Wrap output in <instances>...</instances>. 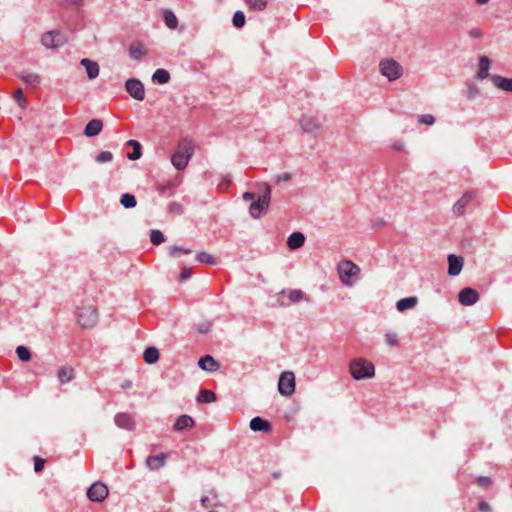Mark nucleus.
<instances>
[{
  "mask_svg": "<svg viewBox=\"0 0 512 512\" xmlns=\"http://www.w3.org/2000/svg\"><path fill=\"white\" fill-rule=\"evenodd\" d=\"M230 184V179L228 177L223 178L222 182L219 184L220 190H225Z\"/></svg>",
  "mask_w": 512,
  "mask_h": 512,
  "instance_id": "5fc2aeb1",
  "label": "nucleus"
},
{
  "mask_svg": "<svg viewBox=\"0 0 512 512\" xmlns=\"http://www.w3.org/2000/svg\"><path fill=\"white\" fill-rule=\"evenodd\" d=\"M115 424L122 429L133 430L134 429V421L130 414L128 413H118L114 418Z\"/></svg>",
  "mask_w": 512,
  "mask_h": 512,
  "instance_id": "2eb2a0df",
  "label": "nucleus"
},
{
  "mask_svg": "<svg viewBox=\"0 0 512 512\" xmlns=\"http://www.w3.org/2000/svg\"><path fill=\"white\" fill-rule=\"evenodd\" d=\"M13 98L15 99V101H17V103L19 104V106H21L22 108H24V107H25V105H26V100H25V97H24L23 90H22L21 88L17 89V90L14 92Z\"/></svg>",
  "mask_w": 512,
  "mask_h": 512,
  "instance_id": "49530a36",
  "label": "nucleus"
},
{
  "mask_svg": "<svg viewBox=\"0 0 512 512\" xmlns=\"http://www.w3.org/2000/svg\"><path fill=\"white\" fill-rule=\"evenodd\" d=\"M19 78L31 88H37L41 84V78L37 73L22 71L19 75Z\"/></svg>",
  "mask_w": 512,
  "mask_h": 512,
  "instance_id": "a211bd4d",
  "label": "nucleus"
},
{
  "mask_svg": "<svg viewBox=\"0 0 512 512\" xmlns=\"http://www.w3.org/2000/svg\"><path fill=\"white\" fill-rule=\"evenodd\" d=\"M191 149L192 145L189 140L185 139L179 143L176 152L171 157V162L176 169L181 170L188 165Z\"/></svg>",
  "mask_w": 512,
  "mask_h": 512,
  "instance_id": "7ed1b4c3",
  "label": "nucleus"
},
{
  "mask_svg": "<svg viewBox=\"0 0 512 512\" xmlns=\"http://www.w3.org/2000/svg\"><path fill=\"white\" fill-rule=\"evenodd\" d=\"M103 129V122L100 119H92L85 126L84 134L87 137H94L101 133Z\"/></svg>",
  "mask_w": 512,
  "mask_h": 512,
  "instance_id": "412c9836",
  "label": "nucleus"
},
{
  "mask_svg": "<svg viewBox=\"0 0 512 512\" xmlns=\"http://www.w3.org/2000/svg\"><path fill=\"white\" fill-rule=\"evenodd\" d=\"M287 297L294 303L299 302L302 299H305L304 293L299 289L289 290L287 292Z\"/></svg>",
  "mask_w": 512,
  "mask_h": 512,
  "instance_id": "a19ab883",
  "label": "nucleus"
},
{
  "mask_svg": "<svg viewBox=\"0 0 512 512\" xmlns=\"http://www.w3.org/2000/svg\"><path fill=\"white\" fill-rule=\"evenodd\" d=\"M349 372L355 380H365L375 375V367L372 362L360 357L350 361Z\"/></svg>",
  "mask_w": 512,
  "mask_h": 512,
  "instance_id": "f03ea898",
  "label": "nucleus"
},
{
  "mask_svg": "<svg viewBox=\"0 0 512 512\" xmlns=\"http://www.w3.org/2000/svg\"><path fill=\"white\" fill-rule=\"evenodd\" d=\"M249 426L253 431L269 432L271 430L270 423L261 417H254L251 419Z\"/></svg>",
  "mask_w": 512,
  "mask_h": 512,
  "instance_id": "a878e982",
  "label": "nucleus"
},
{
  "mask_svg": "<svg viewBox=\"0 0 512 512\" xmlns=\"http://www.w3.org/2000/svg\"><path fill=\"white\" fill-rule=\"evenodd\" d=\"M18 358L23 362H28L31 359L30 350L25 346H18L16 348Z\"/></svg>",
  "mask_w": 512,
  "mask_h": 512,
  "instance_id": "4c0bfd02",
  "label": "nucleus"
},
{
  "mask_svg": "<svg viewBox=\"0 0 512 512\" xmlns=\"http://www.w3.org/2000/svg\"><path fill=\"white\" fill-rule=\"evenodd\" d=\"M150 241L154 245H160L165 241L164 234L159 230H152L150 233Z\"/></svg>",
  "mask_w": 512,
  "mask_h": 512,
  "instance_id": "ea45409f",
  "label": "nucleus"
},
{
  "mask_svg": "<svg viewBox=\"0 0 512 512\" xmlns=\"http://www.w3.org/2000/svg\"><path fill=\"white\" fill-rule=\"evenodd\" d=\"M458 300L462 305L470 306L479 300V294L475 289L466 287L459 292Z\"/></svg>",
  "mask_w": 512,
  "mask_h": 512,
  "instance_id": "9b49d317",
  "label": "nucleus"
},
{
  "mask_svg": "<svg viewBox=\"0 0 512 512\" xmlns=\"http://www.w3.org/2000/svg\"><path fill=\"white\" fill-rule=\"evenodd\" d=\"M195 258L200 264L210 265V266H214L217 264L216 258L212 254L204 252V251L197 253Z\"/></svg>",
  "mask_w": 512,
  "mask_h": 512,
  "instance_id": "7c9ffc66",
  "label": "nucleus"
},
{
  "mask_svg": "<svg viewBox=\"0 0 512 512\" xmlns=\"http://www.w3.org/2000/svg\"><path fill=\"white\" fill-rule=\"evenodd\" d=\"M191 276H192V268L191 267H184L182 269V271L178 275V282L179 283H184L188 279H190Z\"/></svg>",
  "mask_w": 512,
  "mask_h": 512,
  "instance_id": "c03bdc74",
  "label": "nucleus"
},
{
  "mask_svg": "<svg viewBox=\"0 0 512 512\" xmlns=\"http://www.w3.org/2000/svg\"><path fill=\"white\" fill-rule=\"evenodd\" d=\"M192 424V418L188 415H181L177 418L173 425L175 431H182Z\"/></svg>",
  "mask_w": 512,
  "mask_h": 512,
  "instance_id": "c756f323",
  "label": "nucleus"
},
{
  "mask_svg": "<svg viewBox=\"0 0 512 512\" xmlns=\"http://www.w3.org/2000/svg\"><path fill=\"white\" fill-rule=\"evenodd\" d=\"M216 400V394L211 390L203 389L200 391L197 396V401L199 403H212Z\"/></svg>",
  "mask_w": 512,
  "mask_h": 512,
  "instance_id": "473e14b6",
  "label": "nucleus"
},
{
  "mask_svg": "<svg viewBox=\"0 0 512 512\" xmlns=\"http://www.w3.org/2000/svg\"><path fill=\"white\" fill-rule=\"evenodd\" d=\"M304 242L305 236L301 232H293L287 239V245L292 250L302 247Z\"/></svg>",
  "mask_w": 512,
  "mask_h": 512,
  "instance_id": "393cba45",
  "label": "nucleus"
},
{
  "mask_svg": "<svg viewBox=\"0 0 512 512\" xmlns=\"http://www.w3.org/2000/svg\"><path fill=\"white\" fill-rule=\"evenodd\" d=\"M80 64L85 67L89 79H95L99 75V65L88 58H83Z\"/></svg>",
  "mask_w": 512,
  "mask_h": 512,
  "instance_id": "4be33fe9",
  "label": "nucleus"
},
{
  "mask_svg": "<svg viewBox=\"0 0 512 512\" xmlns=\"http://www.w3.org/2000/svg\"><path fill=\"white\" fill-rule=\"evenodd\" d=\"M233 25L236 28H242L245 25V15L242 11L238 10L234 13L232 19Z\"/></svg>",
  "mask_w": 512,
  "mask_h": 512,
  "instance_id": "58836bf2",
  "label": "nucleus"
},
{
  "mask_svg": "<svg viewBox=\"0 0 512 512\" xmlns=\"http://www.w3.org/2000/svg\"><path fill=\"white\" fill-rule=\"evenodd\" d=\"M494 86L500 90L512 92V78L494 75L491 77Z\"/></svg>",
  "mask_w": 512,
  "mask_h": 512,
  "instance_id": "5701e85b",
  "label": "nucleus"
},
{
  "mask_svg": "<svg viewBox=\"0 0 512 512\" xmlns=\"http://www.w3.org/2000/svg\"><path fill=\"white\" fill-rule=\"evenodd\" d=\"M164 21L168 28L175 29L177 27L178 21L175 14L170 10L164 11Z\"/></svg>",
  "mask_w": 512,
  "mask_h": 512,
  "instance_id": "f704fd0d",
  "label": "nucleus"
},
{
  "mask_svg": "<svg viewBox=\"0 0 512 512\" xmlns=\"http://www.w3.org/2000/svg\"><path fill=\"white\" fill-rule=\"evenodd\" d=\"M41 43L48 49H55L64 46L67 38L59 31H48L42 35Z\"/></svg>",
  "mask_w": 512,
  "mask_h": 512,
  "instance_id": "6e6552de",
  "label": "nucleus"
},
{
  "mask_svg": "<svg viewBox=\"0 0 512 512\" xmlns=\"http://www.w3.org/2000/svg\"><path fill=\"white\" fill-rule=\"evenodd\" d=\"M242 197L245 201H252L255 198V194L253 192H245Z\"/></svg>",
  "mask_w": 512,
  "mask_h": 512,
  "instance_id": "6e6d98bb",
  "label": "nucleus"
},
{
  "mask_svg": "<svg viewBox=\"0 0 512 512\" xmlns=\"http://www.w3.org/2000/svg\"><path fill=\"white\" fill-rule=\"evenodd\" d=\"M120 203L125 208H134L137 204V201L134 195L125 193L121 196Z\"/></svg>",
  "mask_w": 512,
  "mask_h": 512,
  "instance_id": "e433bc0d",
  "label": "nucleus"
},
{
  "mask_svg": "<svg viewBox=\"0 0 512 512\" xmlns=\"http://www.w3.org/2000/svg\"><path fill=\"white\" fill-rule=\"evenodd\" d=\"M152 79H153V81H155L159 84H165L169 81L170 74L167 70L160 68L154 72Z\"/></svg>",
  "mask_w": 512,
  "mask_h": 512,
  "instance_id": "72a5a7b5",
  "label": "nucleus"
},
{
  "mask_svg": "<svg viewBox=\"0 0 512 512\" xmlns=\"http://www.w3.org/2000/svg\"><path fill=\"white\" fill-rule=\"evenodd\" d=\"M474 198L475 195L472 192H465L453 205V213L458 216L463 215L466 211V207L474 200Z\"/></svg>",
  "mask_w": 512,
  "mask_h": 512,
  "instance_id": "f8f14e48",
  "label": "nucleus"
},
{
  "mask_svg": "<svg viewBox=\"0 0 512 512\" xmlns=\"http://www.w3.org/2000/svg\"><path fill=\"white\" fill-rule=\"evenodd\" d=\"M200 503L204 508L215 507L218 505V495L215 490L208 491L207 495L202 496Z\"/></svg>",
  "mask_w": 512,
  "mask_h": 512,
  "instance_id": "bb28decb",
  "label": "nucleus"
},
{
  "mask_svg": "<svg viewBox=\"0 0 512 512\" xmlns=\"http://www.w3.org/2000/svg\"><path fill=\"white\" fill-rule=\"evenodd\" d=\"M360 267L350 260H341L337 266V272L341 283L346 287H352L360 274Z\"/></svg>",
  "mask_w": 512,
  "mask_h": 512,
  "instance_id": "f257e3e1",
  "label": "nucleus"
},
{
  "mask_svg": "<svg viewBox=\"0 0 512 512\" xmlns=\"http://www.w3.org/2000/svg\"><path fill=\"white\" fill-rule=\"evenodd\" d=\"M418 122L424 125H433L435 123V118L431 114H422L418 116Z\"/></svg>",
  "mask_w": 512,
  "mask_h": 512,
  "instance_id": "de8ad7c7",
  "label": "nucleus"
},
{
  "mask_svg": "<svg viewBox=\"0 0 512 512\" xmlns=\"http://www.w3.org/2000/svg\"><path fill=\"white\" fill-rule=\"evenodd\" d=\"M246 5L255 11H263L267 7L266 0H244Z\"/></svg>",
  "mask_w": 512,
  "mask_h": 512,
  "instance_id": "c9c22d12",
  "label": "nucleus"
},
{
  "mask_svg": "<svg viewBox=\"0 0 512 512\" xmlns=\"http://www.w3.org/2000/svg\"><path fill=\"white\" fill-rule=\"evenodd\" d=\"M512 2V0H510Z\"/></svg>",
  "mask_w": 512,
  "mask_h": 512,
  "instance_id": "052dcab7",
  "label": "nucleus"
},
{
  "mask_svg": "<svg viewBox=\"0 0 512 512\" xmlns=\"http://www.w3.org/2000/svg\"><path fill=\"white\" fill-rule=\"evenodd\" d=\"M490 59L482 55L479 57L477 77L481 80L486 79L489 76Z\"/></svg>",
  "mask_w": 512,
  "mask_h": 512,
  "instance_id": "b1692460",
  "label": "nucleus"
},
{
  "mask_svg": "<svg viewBox=\"0 0 512 512\" xmlns=\"http://www.w3.org/2000/svg\"><path fill=\"white\" fill-rule=\"evenodd\" d=\"M199 367L206 372H215L220 368V364L212 356L206 355L199 359Z\"/></svg>",
  "mask_w": 512,
  "mask_h": 512,
  "instance_id": "f3484780",
  "label": "nucleus"
},
{
  "mask_svg": "<svg viewBox=\"0 0 512 512\" xmlns=\"http://www.w3.org/2000/svg\"><path fill=\"white\" fill-rule=\"evenodd\" d=\"M291 179L290 173H283L277 176V182H287Z\"/></svg>",
  "mask_w": 512,
  "mask_h": 512,
  "instance_id": "864d4df0",
  "label": "nucleus"
},
{
  "mask_svg": "<svg viewBox=\"0 0 512 512\" xmlns=\"http://www.w3.org/2000/svg\"><path fill=\"white\" fill-rule=\"evenodd\" d=\"M278 391L283 396H291L295 391V375L293 372L286 371L280 375L278 382Z\"/></svg>",
  "mask_w": 512,
  "mask_h": 512,
  "instance_id": "0eeeda50",
  "label": "nucleus"
},
{
  "mask_svg": "<svg viewBox=\"0 0 512 512\" xmlns=\"http://www.w3.org/2000/svg\"><path fill=\"white\" fill-rule=\"evenodd\" d=\"M418 303V299L416 297H407L400 299L396 303V308L399 312H403L407 309L414 308Z\"/></svg>",
  "mask_w": 512,
  "mask_h": 512,
  "instance_id": "cd10ccee",
  "label": "nucleus"
},
{
  "mask_svg": "<svg viewBox=\"0 0 512 512\" xmlns=\"http://www.w3.org/2000/svg\"><path fill=\"white\" fill-rule=\"evenodd\" d=\"M143 357L147 364H154L159 360V351L155 347H148L145 349Z\"/></svg>",
  "mask_w": 512,
  "mask_h": 512,
  "instance_id": "c85d7f7f",
  "label": "nucleus"
},
{
  "mask_svg": "<svg viewBox=\"0 0 512 512\" xmlns=\"http://www.w3.org/2000/svg\"><path fill=\"white\" fill-rule=\"evenodd\" d=\"M480 510L483 512H487L489 510V506L487 503H481L480 504Z\"/></svg>",
  "mask_w": 512,
  "mask_h": 512,
  "instance_id": "4d7b16f0",
  "label": "nucleus"
},
{
  "mask_svg": "<svg viewBox=\"0 0 512 512\" xmlns=\"http://www.w3.org/2000/svg\"><path fill=\"white\" fill-rule=\"evenodd\" d=\"M129 55L134 60H140L142 57L147 55V48L140 41H134L129 45Z\"/></svg>",
  "mask_w": 512,
  "mask_h": 512,
  "instance_id": "4468645a",
  "label": "nucleus"
},
{
  "mask_svg": "<svg viewBox=\"0 0 512 512\" xmlns=\"http://www.w3.org/2000/svg\"><path fill=\"white\" fill-rule=\"evenodd\" d=\"M127 144L133 147V152L128 153L127 157L130 160H138L142 155L141 144L137 140H129Z\"/></svg>",
  "mask_w": 512,
  "mask_h": 512,
  "instance_id": "2f4dec72",
  "label": "nucleus"
},
{
  "mask_svg": "<svg viewBox=\"0 0 512 512\" xmlns=\"http://www.w3.org/2000/svg\"><path fill=\"white\" fill-rule=\"evenodd\" d=\"M468 35L472 39H479L483 36V32L480 28L473 27V28L469 29Z\"/></svg>",
  "mask_w": 512,
  "mask_h": 512,
  "instance_id": "8fccbe9b",
  "label": "nucleus"
},
{
  "mask_svg": "<svg viewBox=\"0 0 512 512\" xmlns=\"http://www.w3.org/2000/svg\"><path fill=\"white\" fill-rule=\"evenodd\" d=\"M477 483L481 487H488L491 484V480L489 477H479Z\"/></svg>",
  "mask_w": 512,
  "mask_h": 512,
  "instance_id": "603ef678",
  "label": "nucleus"
},
{
  "mask_svg": "<svg viewBox=\"0 0 512 512\" xmlns=\"http://www.w3.org/2000/svg\"><path fill=\"white\" fill-rule=\"evenodd\" d=\"M71 3L75 4V5H79L81 4L82 0H69Z\"/></svg>",
  "mask_w": 512,
  "mask_h": 512,
  "instance_id": "bf43d9fd",
  "label": "nucleus"
},
{
  "mask_svg": "<svg viewBox=\"0 0 512 512\" xmlns=\"http://www.w3.org/2000/svg\"><path fill=\"white\" fill-rule=\"evenodd\" d=\"M475 1H476V3H477L478 5H485V4H487L490 0H475Z\"/></svg>",
  "mask_w": 512,
  "mask_h": 512,
  "instance_id": "13d9d810",
  "label": "nucleus"
},
{
  "mask_svg": "<svg viewBox=\"0 0 512 512\" xmlns=\"http://www.w3.org/2000/svg\"><path fill=\"white\" fill-rule=\"evenodd\" d=\"M56 376L61 384H66L75 378V370L71 366H62L58 369Z\"/></svg>",
  "mask_w": 512,
  "mask_h": 512,
  "instance_id": "6ab92c4d",
  "label": "nucleus"
},
{
  "mask_svg": "<svg viewBox=\"0 0 512 512\" xmlns=\"http://www.w3.org/2000/svg\"><path fill=\"white\" fill-rule=\"evenodd\" d=\"M448 274L450 276H457L460 274L463 267V258L460 256H456L454 254H450L448 256Z\"/></svg>",
  "mask_w": 512,
  "mask_h": 512,
  "instance_id": "ddd939ff",
  "label": "nucleus"
},
{
  "mask_svg": "<svg viewBox=\"0 0 512 512\" xmlns=\"http://www.w3.org/2000/svg\"><path fill=\"white\" fill-rule=\"evenodd\" d=\"M87 496L93 502H102L108 496V488L100 481L94 482L88 489Z\"/></svg>",
  "mask_w": 512,
  "mask_h": 512,
  "instance_id": "9d476101",
  "label": "nucleus"
},
{
  "mask_svg": "<svg viewBox=\"0 0 512 512\" xmlns=\"http://www.w3.org/2000/svg\"><path fill=\"white\" fill-rule=\"evenodd\" d=\"M211 326H212V323L209 322V321H205L203 323H200L198 326H197V331L199 333H202V334H205V333H208L211 329Z\"/></svg>",
  "mask_w": 512,
  "mask_h": 512,
  "instance_id": "3c124183",
  "label": "nucleus"
},
{
  "mask_svg": "<svg viewBox=\"0 0 512 512\" xmlns=\"http://www.w3.org/2000/svg\"><path fill=\"white\" fill-rule=\"evenodd\" d=\"M385 341L388 346L390 347H396L398 346V335L394 331H388L385 334Z\"/></svg>",
  "mask_w": 512,
  "mask_h": 512,
  "instance_id": "79ce46f5",
  "label": "nucleus"
},
{
  "mask_svg": "<svg viewBox=\"0 0 512 512\" xmlns=\"http://www.w3.org/2000/svg\"><path fill=\"white\" fill-rule=\"evenodd\" d=\"M264 192L258 197L256 201H253L249 207V213L251 217L258 219L267 212L270 203V186L266 183L263 184Z\"/></svg>",
  "mask_w": 512,
  "mask_h": 512,
  "instance_id": "20e7f679",
  "label": "nucleus"
},
{
  "mask_svg": "<svg viewBox=\"0 0 512 512\" xmlns=\"http://www.w3.org/2000/svg\"><path fill=\"white\" fill-rule=\"evenodd\" d=\"M166 459H167V454H165V453L148 456L146 459V466L150 470H158L165 465Z\"/></svg>",
  "mask_w": 512,
  "mask_h": 512,
  "instance_id": "dca6fc26",
  "label": "nucleus"
},
{
  "mask_svg": "<svg viewBox=\"0 0 512 512\" xmlns=\"http://www.w3.org/2000/svg\"><path fill=\"white\" fill-rule=\"evenodd\" d=\"M300 125L303 131L307 133H315L320 128L318 120L309 116H303L300 120Z\"/></svg>",
  "mask_w": 512,
  "mask_h": 512,
  "instance_id": "aec40b11",
  "label": "nucleus"
},
{
  "mask_svg": "<svg viewBox=\"0 0 512 512\" xmlns=\"http://www.w3.org/2000/svg\"><path fill=\"white\" fill-rule=\"evenodd\" d=\"M34 460V470L36 473H39L43 470L44 468V464H45V459L39 457V456H34L33 458Z\"/></svg>",
  "mask_w": 512,
  "mask_h": 512,
  "instance_id": "09e8293b",
  "label": "nucleus"
},
{
  "mask_svg": "<svg viewBox=\"0 0 512 512\" xmlns=\"http://www.w3.org/2000/svg\"><path fill=\"white\" fill-rule=\"evenodd\" d=\"M127 93L135 100L142 101L145 98L144 85L139 79L131 78L125 83Z\"/></svg>",
  "mask_w": 512,
  "mask_h": 512,
  "instance_id": "1a4fd4ad",
  "label": "nucleus"
},
{
  "mask_svg": "<svg viewBox=\"0 0 512 512\" xmlns=\"http://www.w3.org/2000/svg\"><path fill=\"white\" fill-rule=\"evenodd\" d=\"M113 159V154L109 151H102L96 156V161L99 163L110 162Z\"/></svg>",
  "mask_w": 512,
  "mask_h": 512,
  "instance_id": "a18cd8bd",
  "label": "nucleus"
},
{
  "mask_svg": "<svg viewBox=\"0 0 512 512\" xmlns=\"http://www.w3.org/2000/svg\"><path fill=\"white\" fill-rule=\"evenodd\" d=\"M77 318L83 328H92L98 321V313L93 306H84L78 309Z\"/></svg>",
  "mask_w": 512,
  "mask_h": 512,
  "instance_id": "423d86ee",
  "label": "nucleus"
},
{
  "mask_svg": "<svg viewBox=\"0 0 512 512\" xmlns=\"http://www.w3.org/2000/svg\"><path fill=\"white\" fill-rule=\"evenodd\" d=\"M380 72L389 81H394L400 78L403 74L401 65L393 59L382 60L379 64Z\"/></svg>",
  "mask_w": 512,
  "mask_h": 512,
  "instance_id": "39448f33",
  "label": "nucleus"
},
{
  "mask_svg": "<svg viewBox=\"0 0 512 512\" xmlns=\"http://www.w3.org/2000/svg\"><path fill=\"white\" fill-rule=\"evenodd\" d=\"M190 254L191 253V250L190 249H183L179 246H172L169 248V255L172 256V257H175V258H178L180 256V254Z\"/></svg>",
  "mask_w": 512,
  "mask_h": 512,
  "instance_id": "37998d69",
  "label": "nucleus"
}]
</instances>
